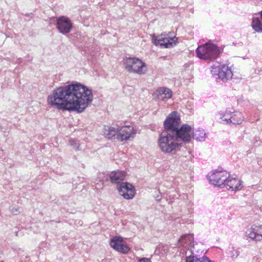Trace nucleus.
Wrapping results in <instances>:
<instances>
[{
  "mask_svg": "<svg viewBox=\"0 0 262 262\" xmlns=\"http://www.w3.org/2000/svg\"><path fill=\"white\" fill-rule=\"evenodd\" d=\"M93 100L91 89L77 82L56 88L47 97L51 107L77 113L83 112Z\"/></svg>",
  "mask_w": 262,
  "mask_h": 262,
  "instance_id": "1",
  "label": "nucleus"
},
{
  "mask_svg": "<svg viewBox=\"0 0 262 262\" xmlns=\"http://www.w3.org/2000/svg\"><path fill=\"white\" fill-rule=\"evenodd\" d=\"M157 143L160 150L164 154H173L180 150L181 143H178L174 135L167 131H163L159 136Z\"/></svg>",
  "mask_w": 262,
  "mask_h": 262,
  "instance_id": "2",
  "label": "nucleus"
},
{
  "mask_svg": "<svg viewBox=\"0 0 262 262\" xmlns=\"http://www.w3.org/2000/svg\"><path fill=\"white\" fill-rule=\"evenodd\" d=\"M221 52V49L217 46L211 43H206L199 46L195 50L197 57L205 60L216 59Z\"/></svg>",
  "mask_w": 262,
  "mask_h": 262,
  "instance_id": "3",
  "label": "nucleus"
},
{
  "mask_svg": "<svg viewBox=\"0 0 262 262\" xmlns=\"http://www.w3.org/2000/svg\"><path fill=\"white\" fill-rule=\"evenodd\" d=\"M211 73L216 78L224 82L230 80L233 76L232 69L227 63H214L211 67Z\"/></svg>",
  "mask_w": 262,
  "mask_h": 262,
  "instance_id": "4",
  "label": "nucleus"
},
{
  "mask_svg": "<svg viewBox=\"0 0 262 262\" xmlns=\"http://www.w3.org/2000/svg\"><path fill=\"white\" fill-rule=\"evenodd\" d=\"M125 69L130 73L144 75L147 71L146 63L137 57H126L123 59Z\"/></svg>",
  "mask_w": 262,
  "mask_h": 262,
  "instance_id": "5",
  "label": "nucleus"
},
{
  "mask_svg": "<svg viewBox=\"0 0 262 262\" xmlns=\"http://www.w3.org/2000/svg\"><path fill=\"white\" fill-rule=\"evenodd\" d=\"M192 127L188 124H183L171 133L174 135V138L178 143L182 142L188 143L191 138Z\"/></svg>",
  "mask_w": 262,
  "mask_h": 262,
  "instance_id": "6",
  "label": "nucleus"
},
{
  "mask_svg": "<svg viewBox=\"0 0 262 262\" xmlns=\"http://www.w3.org/2000/svg\"><path fill=\"white\" fill-rule=\"evenodd\" d=\"M229 174L226 170L217 169L210 173L208 178L212 185L219 187L223 186Z\"/></svg>",
  "mask_w": 262,
  "mask_h": 262,
  "instance_id": "7",
  "label": "nucleus"
},
{
  "mask_svg": "<svg viewBox=\"0 0 262 262\" xmlns=\"http://www.w3.org/2000/svg\"><path fill=\"white\" fill-rule=\"evenodd\" d=\"M181 123L179 114L176 111H173L166 117L164 122L165 131L173 132L179 128Z\"/></svg>",
  "mask_w": 262,
  "mask_h": 262,
  "instance_id": "8",
  "label": "nucleus"
},
{
  "mask_svg": "<svg viewBox=\"0 0 262 262\" xmlns=\"http://www.w3.org/2000/svg\"><path fill=\"white\" fill-rule=\"evenodd\" d=\"M137 134L136 128L133 126L127 125L118 127L117 140L121 142L134 138Z\"/></svg>",
  "mask_w": 262,
  "mask_h": 262,
  "instance_id": "9",
  "label": "nucleus"
},
{
  "mask_svg": "<svg viewBox=\"0 0 262 262\" xmlns=\"http://www.w3.org/2000/svg\"><path fill=\"white\" fill-rule=\"evenodd\" d=\"M117 188L120 195L126 200L132 199L136 194L134 186L128 182H122L118 185Z\"/></svg>",
  "mask_w": 262,
  "mask_h": 262,
  "instance_id": "10",
  "label": "nucleus"
},
{
  "mask_svg": "<svg viewBox=\"0 0 262 262\" xmlns=\"http://www.w3.org/2000/svg\"><path fill=\"white\" fill-rule=\"evenodd\" d=\"M176 40V37H167L166 35L162 34L158 36H154L152 38L155 45L164 48H170Z\"/></svg>",
  "mask_w": 262,
  "mask_h": 262,
  "instance_id": "11",
  "label": "nucleus"
},
{
  "mask_svg": "<svg viewBox=\"0 0 262 262\" xmlns=\"http://www.w3.org/2000/svg\"><path fill=\"white\" fill-rule=\"evenodd\" d=\"M56 25L59 32L64 35L69 33L73 26L70 19L64 16L57 18Z\"/></svg>",
  "mask_w": 262,
  "mask_h": 262,
  "instance_id": "12",
  "label": "nucleus"
},
{
  "mask_svg": "<svg viewBox=\"0 0 262 262\" xmlns=\"http://www.w3.org/2000/svg\"><path fill=\"white\" fill-rule=\"evenodd\" d=\"M110 245L117 251L125 254L130 250L129 247L123 241V238L120 236H115L110 241Z\"/></svg>",
  "mask_w": 262,
  "mask_h": 262,
  "instance_id": "13",
  "label": "nucleus"
},
{
  "mask_svg": "<svg viewBox=\"0 0 262 262\" xmlns=\"http://www.w3.org/2000/svg\"><path fill=\"white\" fill-rule=\"evenodd\" d=\"M152 96L157 100L166 101L172 97V92L166 87H159L154 92Z\"/></svg>",
  "mask_w": 262,
  "mask_h": 262,
  "instance_id": "14",
  "label": "nucleus"
},
{
  "mask_svg": "<svg viewBox=\"0 0 262 262\" xmlns=\"http://www.w3.org/2000/svg\"><path fill=\"white\" fill-rule=\"evenodd\" d=\"M223 187L231 191H238L242 188V181L236 178L231 177L228 174Z\"/></svg>",
  "mask_w": 262,
  "mask_h": 262,
  "instance_id": "15",
  "label": "nucleus"
},
{
  "mask_svg": "<svg viewBox=\"0 0 262 262\" xmlns=\"http://www.w3.org/2000/svg\"><path fill=\"white\" fill-rule=\"evenodd\" d=\"M247 236L252 241H259L262 239V225L251 226L246 231Z\"/></svg>",
  "mask_w": 262,
  "mask_h": 262,
  "instance_id": "16",
  "label": "nucleus"
},
{
  "mask_svg": "<svg viewBox=\"0 0 262 262\" xmlns=\"http://www.w3.org/2000/svg\"><path fill=\"white\" fill-rule=\"evenodd\" d=\"M126 176V172L124 171H113L110 174L111 182L112 183L120 184L123 181Z\"/></svg>",
  "mask_w": 262,
  "mask_h": 262,
  "instance_id": "17",
  "label": "nucleus"
},
{
  "mask_svg": "<svg viewBox=\"0 0 262 262\" xmlns=\"http://www.w3.org/2000/svg\"><path fill=\"white\" fill-rule=\"evenodd\" d=\"M118 127L105 126L103 131V136L108 139H117Z\"/></svg>",
  "mask_w": 262,
  "mask_h": 262,
  "instance_id": "18",
  "label": "nucleus"
},
{
  "mask_svg": "<svg viewBox=\"0 0 262 262\" xmlns=\"http://www.w3.org/2000/svg\"><path fill=\"white\" fill-rule=\"evenodd\" d=\"M233 112V109H227L225 112H221L217 114L219 121L220 123L226 122L227 124H230V117Z\"/></svg>",
  "mask_w": 262,
  "mask_h": 262,
  "instance_id": "19",
  "label": "nucleus"
},
{
  "mask_svg": "<svg viewBox=\"0 0 262 262\" xmlns=\"http://www.w3.org/2000/svg\"><path fill=\"white\" fill-rule=\"evenodd\" d=\"M193 236L192 234H187L181 236L179 240V244L181 246L187 247L190 246L193 243Z\"/></svg>",
  "mask_w": 262,
  "mask_h": 262,
  "instance_id": "20",
  "label": "nucleus"
},
{
  "mask_svg": "<svg viewBox=\"0 0 262 262\" xmlns=\"http://www.w3.org/2000/svg\"><path fill=\"white\" fill-rule=\"evenodd\" d=\"M230 124H239L244 121V117L242 113L238 111H233L232 114L230 117Z\"/></svg>",
  "mask_w": 262,
  "mask_h": 262,
  "instance_id": "21",
  "label": "nucleus"
},
{
  "mask_svg": "<svg viewBox=\"0 0 262 262\" xmlns=\"http://www.w3.org/2000/svg\"><path fill=\"white\" fill-rule=\"evenodd\" d=\"M193 138L198 141H204L206 138V134L202 128H199L193 133Z\"/></svg>",
  "mask_w": 262,
  "mask_h": 262,
  "instance_id": "22",
  "label": "nucleus"
},
{
  "mask_svg": "<svg viewBox=\"0 0 262 262\" xmlns=\"http://www.w3.org/2000/svg\"><path fill=\"white\" fill-rule=\"evenodd\" d=\"M251 26L253 29L256 32L258 33L262 32V23L259 18H253Z\"/></svg>",
  "mask_w": 262,
  "mask_h": 262,
  "instance_id": "23",
  "label": "nucleus"
},
{
  "mask_svg": "<svg viewBox=\"0 0 262 262\" xmlns=\"http://www.w3.org/2000/svg\"><path fill=\"white\" fill-rule=\"evenodd\" d=\"M189 253H190L189 255L188 254V252H186V262H201L200 258L198 257L197 256L194 255L191 249L189 251Z\"/></svg>",
  "mask_w": 262,
  "mask_h": 262,
  "instance_id": "24",
  "label": "nucleus"
},
{
  "mask_svg": "<svg viewBox=\"0 0 262 262\" xmlns=\"http://www.w3.org/2000/svg\"><path fill=\"white\" fill-rule=\"evenodd\" d=\"M240 252L238 249H235L233 247H229L228 249V255L233 259L237 258L239 255Z\"/></svg>",
  "mask_w": 262,
  "mask_h": 262,
  "instance_id": "25",
  "label": "nucleus"
},
{
  "mask_svg": "<svg viewBox=\"0 0 262 262\" xmlns=\"http://www.w3.org/2000/svg\"><path fill=\"white\" fill-rule=\"evenodd\" d=\"M69 144L71 146L73 147V149L76 151L80 150L81 149L80 143L76 140H75L74 139H71L69 140Z\"/></svg>",
  "mask_w": 262,
  "mask_h": 262,
  "instance_id": "26",
  "label": "nucleus"
},
{
  "mask_svg": "<svg viewBox=\"0 0 262 262\" xmlns=\"http://www.w3.org/2000/svg\"><path fill=\"white\" fill-rule=\"evenodd\" d=\"M10 210L14 215H17L21 211V209L17 206L11 207Z\"/></svg>",
  "mask_w": 262,
  "mask_h": 262,
  "instance_id": "27",
  "label": "nucleus"
},
{
  "mask_svg": "<svg viewBox=\"0 0 262 262\" xmlns=\"http://www.w3.org/2000/svg\"><path fill=\"white\" fill-rule=\"evenodd\" d=\"M201 262H215L214 261L211 260L207 257L204 256L202 258Z\"/></svg>",
  "mask_w": 262,
  "mask_h": 262,
  "instance_id": "28",
  "label": "nucleus"
},
{
  "mask_svg": "<svg viewBox=\"0 0 262 262\" xmlns=\"http://www.w3.org/2000/svg\"><path fill=\"white\" fill-rule=\"evenodd\" d=\"M137 262H151L150 260L147 258H142L139 259Z\"/></svg>",
  "mask_w": 262,
  "mask_h": 262,
  "instance_id": "29",
  "label": "nucleus"
},
{
  "mask_svg": "<svg viewBox=\"0 0 262 262\" xmlns=\"http://www.w3.org/2000/svg\"><path fill=\"white\" fill-rule=\"evenodd\" d=\"M162 196L161 195H158L156 196V200L158 201H160L161 200Z\"/></svg>",
  "mask_w": 262,
  "mask_h": 262,
  "instance_id": "30",
  "label": "nucleus"
}]
</instances>
